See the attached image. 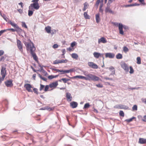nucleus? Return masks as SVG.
<instances>
[{
    "label": "nucleus",
    "mask_w": 146,
    "mask_h": 146,
    "mask_svg": "<svg viewBox=\"0 0 146 146\" xmlns=\"http://www.w3.org/2000/svg\"><path fill=\"white\" fill-rule=\"evenodd\" d=\"M24 44L26 47L27 50H30L34 59L37 60V57L36 54L34 52L36 48L33 43L31 41L29 42H25Z\"/></svg>",
    "instance_id": "nucleus-1"
},
{
    "label": "nucleus",
    "mask_w": 146,
    "mask_h": 146,
    "mask_svg": "<svg viewBox=\"0 0 146 146\" xmlns=\"http://www.w3.org/2000/svg\"><path fill=\"white\" fill-rule=\"evenodd\" d=\"M84 74L86 76V80L97 81L100 80V78L91 74H88L86 72H84Z\"/></svg>",
    "instance_id": "nucleus-2"
},
{
    "label": "nucleus",
    "mask_w": 146,
    "mask_h": 146,
    "mask_svg": "<svg viewBox=\"0 0 146 146\" xmlns=\"http://www.w3.org/2000/svg\"><path fill=\"white\" fill-rule=\"evenodd\" d=\"M38 0H33L32 2L33 3L30 4L29 6V9L34 11V10H38L39 9L40 6L38 2Z\"/></svg>",
    "instance_id": "nucleus-3"
},
{
    "label": "nucleus",
    "mask_w": 146,
    "mask_h": 146,
    "mask_svg": "<svg viewBox=\"0 0 146 146\" xmlns=\"http://www.w3.org/2000/svg\"><path fill=\"white\" fill-rule=\"evenodd\" d=\"M119 33L121 35H123L124 34V32L123 30V28L125 29H128V27L125 26H123L122 24L121 23H119Z\"/></svg>",
    "instance_id": "nucleus-4"
},
{
    "label": "nucleus",
    "mask_w": 146,
    "mask_h": 146,
    "mask_svg": "<svg viewBox=\"0 0 146 146\" xmlns=\"http://www.w3.org/2000/svg\"><path fill=\"white\" fill-rule=\"evenodd\" d=\"M121 66L125 72H129V68L128 65L127 64L124 62H122L121 64Z\"/></svg>",
    "instance_id": "nucleus-5"
},
{
    "label": "nucleus",
    "mask_w": 146,
    "mask_h": 146,
    "mask_svg": "<svg viewBox=\"0 0 146 146\" xmlns=\"http://www.w3.org/2000/svg\"><path fill=\"white\" fill-rule=\"evenodd\" d=\"M17 45L19 50L21 52H23V44L21 41L17 39Z\"/></svg>",
    "instance_id": "nucleus-6"
},
{
    "label": "nucleus",
    "mask_w": 146,
    "mask_h": 146,
    "mask_svg": "<svg viewBox=\"0 0 146 146\" xmlns=\"http://www.w3.org/2000/svg\"><path fill=\"white\" fill-rule=\"evenodd\" d=\"M6 74V68L3 66H2L1 70V75L2 76V80H4Z\"/></svg>",
    "instance_id": "nucleus-7"
},
{
    "label": "nucleus",
    "mask_w": 146,
    "mask_h": 146,
    "mask_svg": "<svg viewBox=\"0 0 146 146\" xmlns=\"http://www.w3.org/2000/svg\"><path fill=\"white\" fill-rule=\"evenodd\" d=\"M114 108L116 109H124L125 110L128 109V106L121 104L116 105L114 106Z\"/></svg>",
    "instance_id": "nucleus-8"
},
{
    "label": "nucleus",
    "mask_w": 146,
    "mask_h": 146,
    "mask_svg": "<svg viewBox=\"0 0 146 146\" xmlns=\"http://www.w3.org/2000/svg\"><path fill=\"white\" fill-rule=\"evenodd\" d=\"M88 65L90 67L92 68L97 69L98 68V65L92 62H88Z\"/></svg>",
    "instance_id": "nucleus-9"
},
{
    "label": "nucleus",
    "mask_w": 146,
    "mask_h": 146,
    "mask_svg": "<svg viewBox=\"0 0 146 146\" xmlns=\"http://www.w3.org/2000/svg\"><path fill=\"white\" fill-rule=\"evenodd\" d=\"M68 62L67 60H55L53 64H58V63H66Z\"/></svg>",
    "instance_id": "nucleus-10"
},
{
    "label": "nucleus",
    "mask_w": 146,
    "mask_h": 146,
    "mask_svg": "<svg viewBox=\"0 0 146 146\" xmlns=\"http://www.w3.org/2000/svg\"><path fill=\"white\" fill-rule=\"evenodd\" d=\"M24 87L25 88L26 90L29 92H33L32 90L31 89V88H32V87L30 84H25L24 85Z\"/></svg>",
    "instance_id": "nucleus-11"
},
{
    "label": "nucleus",
    "mask_w": 146,
    "mask_h": 146,
    "mask_svg": "<svg viewBox=\"0 0 146 146\" xmlns=\"http://www.w3.org/2000/svg\"><path fill=\"white\" fill-rule=\"evenodd\" d=\"M5 85L7 87H11L13 85L11 80H8L5 82Z\"/></svg>",
    "instance_id": "nucleus-12"
},
{
    "label": "nucleus",
    "mask_w": 146,
    "mask_h": 146,
    "mask_svg": "<svg viewBox=\"0 0 146 146\" xmlns=\"http://www.w3.org/2000/svg\"><path fill=\"white\" fill-rule=\"evenodd\" d=\"M58 85V82L57 81H55V82H52L49 84V86L50 88H54L56 87Z\"/></svg>",
    "instance_id": "nucleus-13"
},
{
    "label": "nucleus",
    "mask_w": 146,
    "mask_h": 146,
    "mask_svg": "<svg viewBox=\"0 0 146 146\" xmlns=\"http://www.w3.org/2000/svg\"><path fill=\"white\" fill-rule=\"evenodd\" d=\"M115 54L113 53H107L105 54L106 58H113L115 56Z\"/></svg>",
    "instance_id": "nucleus-14"
},
{
    "label": "nucleus",
    "mask_w": 146,
    "mask_h": 146,
    "mask_svg": "<svg viewBox=\"0 0 146 146\" xmlns=\"http://www.w3.org/2000/svg\"><path fill=\"white\" fill-rule=\"evenodd\" d=\"M66 97L67 98V100L69 102L72 101V97L71 96V94L68 92L66 93Z\"/></svg>",
    "instance_id": "nucleus-15"
},
{
    "label": "nucleus",
    "mask_w": 146,
    "mask_h": 146,
    "mask_svg": "<svg viewBox=\"0 0 146 146\" xmlns=\"http://www.w3.org/2000/svg\"><path fill=\"white\" fill-rule=\"evenodd\" d=\"M105 12L106 13L109 12L112 14H113L114 13V12L111 10L110 9V7L109 6H107L106 8Z\"/></svg>",
    "instance_id": "nucleus-16"
},
{
    "label": "nucleus",
    "mask_w": 146,
    "mask_h": 146,
    "mask_svg": "<svg viewBox=\"0 0 146 146\" xmlns=\"http://www.w3.org/2000/svg\"><path fill=\"white\" fill-rule=\"evenodd\" d=\"M107 42V41L106 40V39L104 37H101L98 40V43L99 44L100 42L105 43H106Z\"/></svg>",
    "instance_id": "nucleus-17"
},
{
    "label": "nucleus",
    "mask_w": 146,
    "mask_h": 146,
    "mask_svg": "<svg viewBox=\"0 0 146 146\" xmlns=\"http://www.w3.org/2000/svg\"><path fill=\"white\" fill-rule=\"evenodd\" d=\"M70 105L72 108H74L77 106L78 104L76 102H72L70 103Z\"/></svg>",
    "instance_id": "nucleus-18"
},
{
    "label": "nucleus",
    "mask_w": 146,
    "mask_h": 146,
    "mask_svg": "<svg viewBox=\"0 0 146 146\" xmlns=\"http://www.w3.org/2000/svg\"><path fill=\"white\" fill-rule=\"evenodd\" d=\"M102 54L96 52H94L93 53V55L94 57L96 58H98L101 56V55Z\"/></svg>",
    "instance_id": "nucleus-19"
},
{
    "label": "nucleus",
    "mask_w": 146,
    "mask_h": 146,
    "mask_svg": "<svg viewBox=\"0 0 146 146\" xmlns=\"http://www.w3.org/2000/svg\"><path fill=\"white\" fill-rule=\"evenodd\" d=\"M139 143L142 144L146 143V139L142 138H140L139 139Z\"/></svg>",
    "instance_id": "nucleus-20"
},
{
    "label": "nucleus",
    "mask_w": 146,
    "mask_h": 146,
    "mask_svg": "<svg viewBox=\"0 0 146 146\" xmlns=\"http://www.w3.org/2000/svg\"><path fill=\"white\" fill-rule=\"evenodd\" d=\"M109 69L112 71V72L110 75H113L115 74V70H114V68L112 66H111L109 68Z\"/></svg>",
    "instance_id": "nucleus-21"
},
{
    "label": "nucleus",
    "mask_w": 146,
    "mask_h": 146,
    "mask_svg": "<svg viewBox=\"0 0 146 146\" xmlns=\"http://www.w3.org/2000/svg\"><path fill=\"white\" fill-rule=\"evenodd\" d=\"M45 30L47 33H51V27L49 26H47L45 27Z\"/></svg>",
    "instance_id": "nucleus-22"
},
{
    "label": "nucleus",
    "mask_w": 146,
    "mask_h": 146,
    "mask_svg": "<svg viewBox=\"0 0 146 146\" xmlns=\"http://www.w3.org/2000/svg\"><path fill=\"white\" fill-rule=\"evenodd\" d=\"M96 22L98 23H99L100 21V15L99 13L96 15Z\"/></svg>",
    "instance_id": "nucleus-23"
},
{
    "label": "nucleus",
    "mask_w": 146,
    "mask_h": 146,
    "mask_svg": "<svg viewBox=\"0 0 146 146\" xmlns=\"http://www.w3.org/2000/svg\"><path fill=\"white\" fill-rule=\"evenodd\" d=\"M15 28H16V31L18 33H21L23 31L22 29L20 28L18 25Z\"/></svg>",
    "instance_id": "nucleus-24"
},
{
    "label": "nucleus",
    "mask_w": 146,
    "mask_h": 146,
    "mask_svg": "<svg viewBox=\"0 0 146 146\" xmlns=\"http://www.w3.org/2000/svg\"><path fill=\"white\" fill-rule=\"evenodd\" d=\"M84 8L83 9V11H85L86 9H87L88 8V5L87 2H85L84 3Z\"/></svg>",
    "instance_id": "nucleus-25"
},
{
    "label": "nucleus",
    "mask_w": 146,
    "mask_h": 146,
    "mask_svg": "<svg viewBox=\"0 0 146 146\" xmlns=\"http://www.w3.org/2000/svg\"><path fill=\"white\" fill-rule=\"evenodd\" d=\"M72 57L74 59H77L78 58V56L77 54L76 53H73L71 55Z\"/></svg>",
    "instance_id": "nucleus-26"
},
{
    "label": "nucleus",
    "mask_w": 146,
    "mask_h": 146,
    "mask_svg": "<svg viewBox=\"0 0 146 146\" xmlns=\"http://www.w3.org/2000/svg\"><path fill=\"white\" fill-rule=\"evenodd\" d=\"M58 76V75L55 76L51 75L48 76V78L49 79H52L53 78H56Z\"/></svg>",
    "instance_id": "nucleus-27"
},
{
    "label": "nucleus",
    "mask_w": 146,
    "mask_h": 146,
    "mask_svg": "<svg viewBox=\"0 0 146 146\" xmlns=\"http://www.w3.org/2000/svg\"><path fill=\"white\" fill-rule=\"evenodd\" d=\"M9 23H10L11 25H12L14 28H16V27H17V24L14 23L12 22L11 21H10L9 22Z\"/></svg>",
    "instance_id": "nucleus-28"
},
{
    "label": "nucleus",
    "mask_w": 146,
    "mask_h": 146,
    "mask_svg": "<svg viewBox=\"0 0 146 146\" xmlns=\"http://www.w3.org/2000/svg\"><path fill=\"white\" fill-rule=\"evenodd\" d=\"M58 71V72H60V74H64L67 73V70H59Z\"/></svg>",
    "instance_id": "nucleus-29"
},
{
    "label": "nucleus",
    "mask_w": 146,
    "mask_h": 146,
    "mask_svg": "<svg viewBox=\"0 0 146 146\" xmlns=\"http://www.w3.org/2000/svg\"><path fill=\"white\" fill-rule=\"evenodd\" d=\"M116 58L117 59H121L122 58V55L121 54L118 53L116 55Z\"/></svg>",
    "instance_id": "nucleus-30"
},
{
    "label": "nucleus",
    "mask_w": 146,
    "mask_h": 146,
    "mask_svg": "<svg viewBox=\"0 0 146 146\" xmlns=\"http://www.w3.org/2000/svg\"><path fill=\"white\" fill-rule=\"evenodd\" d=\"M33 11L29 9L28 10V15L30 17L33 14Z\"/></svg>",
    "instance_id": "nucleus-31"
},
{
    "label": "nucleus",
    "mask_w": 146,
    "mask_h": 146,
    "mask_svg": "<svg viewBox=\"0 0 146 146\" xmlns=\"http://www.w3.org/2000/svg\"><path fill=\"white\" fill-rule=\"evenodd\" d=\"M84 17L86 19H89V16L87 14L86 12H85L84 14Z\"/></svg>",
    "instance_id": "nucleus-32"
},
{
    "label": "nucleus",
    "mask_w": 146,
    "mask_h": 146,
    "mask_svg": "<svg viewBox=\"0 0 146 146\" xmlns=\"http://www.w3.org/2000/svg\"><path fill=\"white\" fill-rule=\"evenodd\" d=\"M130 71L129 73L130 74H133L134 72V70L131 66H129Z\"/></svg>",
    "instance_id": "nucleus-33"
},
{
    "label": "nucleus",
    "mask_w": 146,
    "mask_h": 146,
    "mask_svg": "<svg viewBox=\"0 0 146 146\" xmlns=\"http://www.w3.org/2000/svg\"><path fill=\"white\" fill-rule=\"evenodd\" d=\"M137 63L138 64H141V60L140 57H138L137 58Z\"/></svg>",
    "instance_id": "nucleus-34"
},
{
    "label": "nucleus",
    "mask_w": 146,
    "mask_h": 146,
    "mask_svg": "<svg viewBox=\"0 0 146 146\" xmlns=\"http://www.w3.org/2000/svg\"><path fill=\"white\" fill-rule=\"evenodd\" d=\"M39 77L42 80L44 81H46L47 80V79L44 77H43L40 74H38Z\"/></svg>",
    "instance_id": "nucleus-35"
},
{
    "label": "nucleus",
    "mask_w": 146,
    "mask_h": 146,
    "mask_svg": "<svg viewBox=\"0 0 146 146\" xmlns=\"http://www.w3.org/2000/svg\"><path fill=\"white\" fill-rule=\"evenodd\" d=\"M61 80H62L63 81L64 83H66L67 81L69 80L70 79H67L66 78H62L61 79Z\"/></svg>",
    "instance_id": "nucleus-36"
},
{
    "label": "nucleus",
    "mask_w": 146,
    "mask_h": 146,
    "mask_svg": "<svg viewBox=\"0 0 146 146\" xmlns=\"http://www.w3.org/2000/svg\"><path fill=\"white\" fill-rule=\"evenodd\" d=\"M135 117H133L132 118H130L129 119H127L125 120V121L128 122H129L131 121H132L133 120V119L135 118Z\"/></svg>",
    "instance_id": "nucleus-37"
},
{
    "label": "nucleus",
    "mask_w": 146,
    "mask_h": 146,
    "mask_svg": "<svg viewBox=\"0 0 146 146\" xmlns=\"http://www.w3.org/2000/svg\"><path fill=\"white\" fill-rule=\"evenodd\" d=\"M96 86L98 88H102L103 87V86L102 84H97Z\"/></svg>",
    "instance_id": "nucleus-38"
},
{
    "label": "nucleus",
    "mask_w": 146,
    "mask_h": 146,
    "mask_svg": "<svg viewBox=\"0 0 146 146\" xmlns=\"http://www.w3.org/2000/svg\"><path fill=\"white\" fill-rule=\"evenodd\" d=\"M123 50L124 52H126L128 51L129 49L127 47L125 46L123 48Z\"/></svg>",
    "instance_id": "nucleus-39"
},
{
    "label": "nucleus",
    "mask_w": 146,
    "mask_h": 146,
    "mask_svg": "<svg viewBox=\"0 0 146 146\" xmlns=\"http://www.w3.org/2000/svg\"><path fill=\"white\" fill-rule=\"evenodd\" d=\"M22 26L23 27H24L26 28H27V25H26L25 23L24 22H22Z\"/></svg>",
    "instance_id": "nucleus-40"
},
{
    "label": "nucleus",
    "mask_w": 146,
    "mask_h": 146,
    "mask_svg": "<svg viewBox=\"0 0 146 146\" xmlns=\"http://www.w3.org/2000/svg\"><path fill=\"white\" fill-rule=\"evenodd\" d=\"M89 106H90L89 104L88 103H87L84 105V108H89Z\"/></svg>",
    "instance_id": "nucleus-41"
},
{
    "label": "nucleus",
    "mask_w": 146,
    "mask_h": 146,
    "mask_svg": "<svg viewBox=\"0 0 146 146\" xmlns=\"http://www.w3.org/2000/svg\"><path fill=\"white\" fill-rule=\"evenodd\" d=\"M74 69H70L68 70H67V73H71L73 72L74 71Z\"/></svg>",
    "instance_id": "nucleus-42"
},
{
    "label": "nucleus",
    "mask_w": 146,
    "mask_h": 146,
    "mask_svg": "<svg viewBox=\"0 0 146 146\" xmlns=\"http://www.w3.org/2000/svg\"><path fill=\"white\" fill-rule=\"evenodd\" d=\"M119 114L122 117H123L124 115V113L122 111H120Z\"/></svg>",
    "instance_id": "nucleus-43"
},
{
    "label": "nucleus",
    "mask_w": 146,
    "mask_h": 146,
    "mask_svg": "<svg viewBox=\"0 0 146 146\" xmlns=\"http://www.w3.org/2000/svg\"><path fill=\"white\" fill-rule=\"evenodd\" d=\"M133 110H137V106L136 105H134L132 108Z\"/></svg>",
    "instance_id": "nucleus-44"
},
{
    "label": "nucleus",
    "mask_w": 146,
    "mask_h": 146,
    "mask_svg": "<svg viewBox=\"0 0 146 146\" xmlns=\"http://www.w3.org/2000/svg\"><path fill=\"white\" fill-rule=\"evenodd\" d=\"M44 86L42 84H40V91L42 90L44 88Z\"/></svg>",
    "instance_id": "nucleus-45"
},
{
    "label": "nucleus",
    "mask_w": 146,
    "mask_h": 146,
    "mask_svg": "<svg viewBox=\"0 0 146 146\" xmlns=\"http://www.w3.org/2000/svg\"><path fill=\"white\" fill-rule=\"evenodd\" d=\"M49 85H46L44 88V91L45 92H46L48 91V89L49 88Z\"/></svg>",
    "instance_id": "nucleus-46"
},
{
    "label": "nucleus",
    "mask_w": 146,
    "mask_h": 146,
    "mask_svg": "<svg viewBox=\"0 0 146 146\" xmlns=\"http://www.w3.org/2000/svg\"><path fill=\"white\" fill-rule=\"evenodd\" d=\"M76 44V42L75 41L73 42H72L71 44V46L72 47H73Z\"/></svg>",
    "instance_id": "nucleus-47"
},
{
    "label": "nucleus",
    "mask_w": 146,
    "mask_h": 146,
    "mask_svg": "<svg viewBox=\"0 0 146 146\" xmlns=\"http://www.w3.org/2000/svg\"><path fill=\"white\" fill-rule=\"evenodd\" d=\"M7 30L5 29L1 31H0V36H1L3 33L5 32Z\"/></svg>",
    "instance_id": "nucleus-48"
},
{
    "label": "nucleus",
    "mask_w": 146,
    "mask_h": 146,
    "mask_svg": "<svg viewBox=\"0 0 146 146\" xmlns=\"http://www.w3.org/2000/svg\"><path fill=\"white\" fill-rule=\"evenodd\" d=\"M58 45L56 44H54L52 46V47L54 48H57L58 47Z\"/></svg>",
    "instance_id": "nucleus-49"
},
{
    "label": "nucleus",
    "mask_w": 146,
    "mask_h": 146,
    "mask_svg": "<svg viewBox=\"0 0 146 146\" xmlns=\"http://www.w3.org/2000/svg\"><path fill=\"white\" fill-rule=\"evenodd\" d=\"M79 78L84 79L86 80V77L82 76H79Z\"/></svg>",
    "instance_id": "nucleus-50"
},
{
    "label": "nucleus",
    "mask_w": 146,
    "mask_h": 146,
    "mask_svg": "<svg viewBox=\"0 0 146 146\" xmlns=\"http://www.w3.org/2000/svg\"><path fill=\"white\" fill-rule=\"evenodd\" d=\"M6 30H7H7H9V31L11 30V31H12L13 32L16 31V29H7Z\"/></svg>",
    "instance_id": "nucleus-51"
},
{
    "label": "nucleus",
    "mask_w": 146,
    "mask_h": 146,
    "mask_svg": "<svg viewBox=\"0 0 146 146\" xmlns=\"http://www.w3.org/2000/svg\"><path fill=\"white\" fill-rule=\"evenodd\" d=\"M4 53V52L3 50H0V56L3 55Z\"/></svg>",
    "instance_id": "nucleus-52"
},
{
    "label": "nucleus",
    "mask_w": 146,
    "mask_h": 146,
    "mask_svg": "<svg viewBox=\"0 0 146 146\" xmlns=\"http://www.w3.org/2000/svg\"><path fill=\"white\" fill-rule=\"evenodd\" d=\"M33 90L35 93L38 94L37 89L36 88H34Z\"/></svg>",
    "instance_id": "nucleus-53"
},
{
    "label": "nucleus",
    "mask_w": 146,
    "mask_h": 146,
    "mask_svg": "<svg viewBox=\"0 0 146 146\" xmlns=\"http://www.w3.org/2000/svg\"><path fill=\"white\" fill-rule=\"evenodd\" d=\"M139 1L142 3L143 5H145V3L144 1V0H139Z\"/></svg>",
    "instance_id": "nucleus-54"
},
{
    "label": "nucleus",
    "mask_w": 146,
    "mask_h": 146,
    "mask_svg": "<svg viewBox=\"0 0 146 146\" xmlns=\"http://www.w3.org/2000/svg\"><path fill=\"white\" fill-rule=\"evenodd\" d=\"M104 79H105L107 80H113V79H112V78H108V77H104Z\"/></svg>",
    "instance_id": "nucleus-55"
},
{
    "label": "nucleus",
    "mask_w": 146,
    "mask_h": 146,
    "mask_svg": "<svg viewBox=\"0 0 146 146\" xmlns=\"http://www.w3.org/2000/svg\"><path fill=\"white\" fill-rule=\"evenodd\" d=\"M142 120L144 122H146V115H144L143 116V119H142Z\"/></svg>",
    "instance_id": "nucleus-56"
},
{
    "label": "nucleus",
    "mask_w": 146,
    "mask_h": 146,
    "mask_svg": "<svg viewBox=\"0 0 146 146\" xmlns=\"http://www.w3.org/2000/svg\"><path fill=\"white\" fill-rule=\"evenodd\" d=\"M18 11L20 14H22L23 12V10L20 9H18Z\"/></svg>",
    "instance_id": "nucleus-57"
},
{
    "label": "nucleus",
    "mask_w": 146,
    "mask_h": 146,
    "mask_svg": "<svg viewBox=\"0 0 146 146\" xmlns=\"http://www.w3.org/2000/svg\"><path fill=\"white\" fill-rule=\"evenodd\" d=\"M99 11L102 13H103V9L101 8H100V9H99Z\"/></svg>",
    "instance_id": "nucleus-58"
},
{
    "label": "nucleus",
    "mask_w": 146,
    "mask_h": 146,
    "mask_svg": "<svg viewBox=\"0 0 146 146\" xmlns=\"http://www.w3.org/2000/svg\"><path fill=\"white\" fill-rule=\"evenodd\" d=\"M79 78V76H74L72 78Z\"/></svg>",
    "instance_id": "nucleus-59"
},
{
    "label": "nucleus",
    "mask_w": 146,
    "mask_h": 146,
    "mask_svg": "<svg viewBox=\"0 0 146 146\" xmlns=\"http://www.w3.org/2000/svg\"><path fill=\"white\" fill-rule=\"evenodd\" d=\"M65 49H63L62 50V52L63 53V54H62V55H64L65 53Z\"/></svg>",
    "instance_id": "nucleus-60"
},
{
    "label": "nucleus",
    "mask_w": 146,
    "mask_h": 146,
    "mask_svg": "<svg viewBox=\"0 0 146 146\" xmlns=\"http://www.w3.org/2000/svg\"><path fill=\"white\" fill-rule=\"evenodd\" d=\"M134 5L131 4V5H126L125 6V7H129L132 6H133Z\"/></svg>",
    "instance_id": "nucleus-61"
},
{
    "label": "nucleus",
    "mask_w": 146,
    "mask_h": 146,
    "mask_svg": "<svg viewBox=\"0 0 146 146\" xmlns=\"http://www.w3.org/2000/svg\"><path fill=\"white\" fill-rule=\"evenodd\" d=\"M52 70L53 71H56L57 72H58V71L59 70L58 69H57L55 68H53L52 69Z\"/></svg>",
    "instance_id": "nucleus-62"
},
{
    "label": "nucleus",
    "mask_w": 146,
    "mask_h": 146,
    "mask_svg": "<svg viewBox=\"0 0 146 146\" xmlns=\"http://www.w3.org/2000/svg\"><path fill=\"white\" fill-rule=\"evenodd\" d=\"M36 74H33V77L34 78V80H35V78H36Z\"/></svg>",
    "instance_id": "nucleus-63"
},
{
    "label": "nucleus",
    "mask_w": 146,
    "mask_h": 146,
    "mask_svg": "<svg viewBox=\"0 0 146 146\" xmlns=\"http://www.w3.org/2000/svg\"><path fill=\"white\" fill-rule=\"evenodd\" d=\"M100 0H98L96 2V4L98 5L100 2Z\"/></svg>",
    "instance_id": "nucleus-64"
}]
</instances>
